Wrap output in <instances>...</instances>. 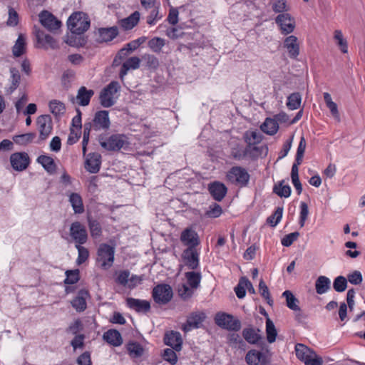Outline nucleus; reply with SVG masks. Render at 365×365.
I'll use <instances>...</instances> for the list:
<instances>
[{
  "mask_svg": "<svg viewBox=\"0 0 365 365\" xmlns=\"http://www.w3.org/2000/svg\"><path fill=\"white\" fill-rule=\"evenodd\" d=\"M9 161L11 168L18 172L25 170L30 164V158L25 152H16L10 155Z\"/></svg>",
  "mask_w": 365,
  "mask_h": 365,
  "instance_id": "obj_10",
  "label": "nucleus"
},
{
  "mask_svg": "<svg viewBox=\"0 0 365 365\" xmlns=\"http://www.w3.org/2000/svg\"><path fill=\"white\" fill-rule=\"evenodd\" d=\"M49 109L56 116L63 114L66 110L64 103L58 100H52L49 102Z\"/></svg>",
  "mask_w": 365,
  "mask_h": 365,
  "instance_id": "obj_44",
  "label": "nucleus"
},
{
  "mask_svg": "<svg viewBox=\"0 0 365 365\" xmlns=\"http://www.w3.org/2000/svg\"><path fill=\"white\" fill-rule=\"evenodd\" d=\"M259 289L261 295L267 301V303L272 304L273 301L270 299L269 289L262 279L259 282Z\"/></svg>",
  "mask_w": 365,
  "mask_h": 365,
  "instance_id": "obj_59",
  "label": "nucleus"
},
{
  "mask_svg": "<svg viewBox=\"0 0 365 365\" xmlns=\"http://www.w3.org/2000/svg\"><path fill=\"white\" fill-rule=\"evenodd\" d=\"M215 323L224 329L237 331L241 328V323L233 316L225 313H217L215 317Z\"/></svg>",
  "mask_w": 365,
  "mask_h": 365,
  "instance_id": "obj_8",
  "label": "nucleus"
},
{
  "mask_svg": "<svg viewBox=\"0 0 365 365\" xmlns=\"http://www.w3.org/2000/svg\"><path fill=\"white\" fill-rule=\"evenodd\" d=\"M269 355L267 349L263 352L251 349L247 353L245 360L248 365H266L269 362Z\"/></svg>",
  "mask_w": 365,
  "mask_h": 365,
  "instance_id": "obj_11",
  "label": "nucleus"
},
{
  "mask_svg": "<svg viewBox=\"0 0 365 365\" xmlns=\"http://www.w3.org/2000/svg\"><path fill=\"white\" fill-rule=\"evenodd\" d=\"M103 339L113 346H119L123 343L120 332L115 329H109L103 334Z\"/></svg>",
  "mask_w": 365,
  "mask_h": 365,
  "instance_id": "obj_23",
  "label": "nucleus"
},
{
  "mask_svg": "<svg viewBox=\"0 0 365 365\" xmlns=\"http://www.w3.org/2000/svg\"><path fill=\"white\" fill-rule=\"evenodd\" d=\"M101 146L108 151H118L129 145L128 138L123 134H113L109 137L101 135L98 137Z\"/></svg>",
  "mask_w": 365,
  "mask_h": 365,
  "instance_id": "obj_1",
  "label": "nucleus"
},
{
  "mask_svg": "<svg viewBox=\"0 0 365 365\" xmlns=\"http://www.w3.org/2000/svg\"><path fill=\"white\" fill-rule=\"evenodd\" d=\"M175 351L173 349H166L163 355L164 360L168 361L172 365L175 364L178 361V357Z\"/></svg>",
  "mask_w": 365,
  "mask_h": 365,
  "instance_id": "obj_56",
  "label": "nucleus"
},
{
  "mask_svg": "<svg viewBox=\"0 0 365 365\" xmlns=\"http://www.w3.org/2000/svg\"><path fill=\"white\" fill-rule=\"evenodd\" d=\"M283 296L286 297L287 306L289 309L294 311L299 310V307L297 304L298 300L290 291L287 290L284 292Z\"/></svg>",
  "mask_w": 365,
  "mask_h": 365,
  "instance_id": "obj_49",
  "label": "nucleus"
},
{
  "mask_svg": "<svg viewBox=\"0 0 365 365\" xmlns=\"http://www.w3.org/2000/svg\"><path fill=\"white\" fill-rule=\"evenodd\" d=\"M127 351L132 358H138L143 356L144 349L138 342L130 341L126 345Z\"/></svg>",
  "mask_w": 365,
  "mask_h": 365,
  "instance_id": "obj_36",
  "label": "nucleus"
},
{
  "mask_svg": "<svg viewBox=\"0 0 365 365\" xmlns=\"http://www.w3.org/2000/svg\"><path fill=\"white\" fill-rule=\"evenodd\" d=\"M101 164V156L97 153H90L86 160L85 168L91 173L99 171Z\"/></svg>",
  "mask_w": 365,
  "mask_h": 365,
  "instance_id": "obj_19",
  "label": "nucleus"
},
{
  "mask_svg": "<svg viewBox=\"0 0 365 365\" xmlns=\"http://www.w3.org/2000/svg\"><path fill=\"white\" fill-rule=\"evenodd\" d=\"M153 297L158 304H165L173 297V289L168 284H158L153 290Z\"/></svg>",
  "mask_w": 365,
  "mask_h": 365,
  "instance_id": "obj_9",
  "label": "nucleus"
},
{
  "mask_svg": "<svg viewBox=\"0 0 365 365\" xmlns=\"http://www.w3.org/2000/svg\"><path fill=\"white\" fill-rule=\"evenodd\" d=\"M260 128L264 133L272 135L277 132L279 125L275 120L268 118L262 124Z\"/></svg>",
  "mask_w": 365,
  "mask_h": 365,
  "instance_id": "obj_35",
  "label": "nucleus"
},
{
  "mask_svg": "<svg viewBox=\"0 0 365 365\" xmlns=\"http://www.w3.org/2000/svg\"><path fill=\"white\" fill-rule=\"evenodd\" d=\"M258 331H259V329L256 331L253 328H246L242 331V336L248 343L255 344L262 339Z\"/></svg>",
  "mask_w": 365,
  "mask_h": 365,
  "instance_id": "obj_32",
  "label": "nucleus"
},
{
  "mask_svg": "<svg viewBox=\"0 0 365 365\" xmlns=\"http://www.w3.org/2000/svg\"><path fill=\"white\" fill-rule=\"evenodd\" d=\"M160 6L151 8L148 11L149 14L146 17V22L148 25H155L163 17V14L160 12Z\"/></svg>",
  "mask_w": 365,
  "mask_h": 365,
  "instance_id": "obj_40",
  "label": "nucleus"
},
{
  "mask_svg": "<svg viewBox=\"0 0 365 365\" xmlns=\"http://www.w3.org/2000/svg\"><path fill=\"white\" fill-rule=\"evenodd\" d=\"M164 342L176 351H179L182 349V340L181 334L178 331H171L170 332L166 333L164 337Z\"/></svg>",
  "mask_w": 365,
  "mask_h": 365,
  "instance_id": "obj_17",
  "label": "nucleus"
},
{
  "mask_svg": "<svg viewBox=\"0 0 365 365\" xmlns=\"http://www.w3.org/2000/svg\"><path fill=\"white\" fill-rule=\"evenodd\" d=\"M226 178L231 183L246 185L250 180V175L245 168L235 166L227 173Z\"/></svg>",
  "mask_w": 365,
  "mask_h": 365,
  "instance_id": "obj_6",
  "label": "nucleus"
},
{
  "mask_svg": "<svg viewBox=\"0 0 365 365\" xmlns=\"http://www.w3.org/2000/svg\"><path fill=\"white\" fill-rule=\"evenodd\" d=\"M266 334L269 343L275 341L277 331L273 322L269 318H267L266 320Z\"/></svg>",
  "mask_w": 365,
  "mask_h": 365,
  "instance_id": "obj_43",
  "label": "nucleus"
},
{
  "mask_svg": "<svg viewBox=\"0 0 365 365\" xmlns=\"http://www.w3.org/2000/svg\"><path fill=\"white\" fill-rule=\"evenodd\" d=\"M142 58L146 62L147 66L150 68L155 69L159 66L158 59L153 55L145 54Z\"/></svg>",
  "mask_w": 365,
  "mask_h": 365,
  "instance_id": "obj_62",
  "label": "nucleus"
},
{
  "mask_svg": "<svg viewBox=\"0 0 365 365\" xmlns=\"http://www.w3.org/2000/svg\"><path fill=\"white\" fill-rule=\"evenodd\" d=\"M36 37L37 42L43 48H51L53 49L58 48L57 41L51 36L45 34L43 31H37L36 32Z\"/></svg>",
  "mask_w": 365,
  "mask_h": 365,
  "instance_id": "obj_21",
  "label": "nucleus"
},
{
  "mask_svg": "<svg viewBox=\"0 0 365 365\" xmlns=\"http://www.w3.org/2000/svg\"><path fill=\"white\" fill-rule=\"evenodd\" d=\"M66 274L65 284H73L79 280V271L78 269L67 271Z\"/></svg>",
  "mask_w": 365,
  "mask_h": 365,
  "instance_id": "obj_57",
  "label": "nucleus"
},
{
  "mask_svg": "<svg viewBox=\"0 0 365 365\" xmlns=\"http://www.w3.org/2000/svg\"><path fill=\"white\" fill-rule=\"evenodd\" d=\"M273 191L281 197H288L291 194L290 187L288 185H284V181L275 185Z\"/></svg>",
  "mask_w": 365,
  "mask_h": 365,
  "instance_id": "obj_46",
  "label": "nucleus"
},
{
  "mask_svg": "<svg viewBox=\"0 0 365 365\" xmlns=\"http://www.w3.org/2000/svg\"><path fill=\"white\" fill-rule=\"evenodd\" d=\"M140 60L138 57L133 56L127 59L122 65L120 71V78L121 79L127 74L130 69H137L140 66Z\"/></svg>",
  "mask_w": 365,
  "mask_h": 365,
  "instance_id": "obj_25",
  "label": "nucleus"
},
{
  "mask_svg": "<svg viewBox=\"0 0 365 365\" xmlns=\"http://www.w3.org/2000/svg\"><path fill=\"white\" fill-rule=\"evenodd\" d=\"M245 139L246 143L250 145H256L262 140L260 135L253 130L247 131L245 134Z\"/></svg>",
  "mask_w": 365,
  "mask_h": 365,
  "instance_id": "obj_50",
  "label": "nucleus"
},
{
  "mask_svg": "<svg viewBox=\"0 0 365 365\" xmlns=\"http://www.w3.org/2000/svg\"><path fill=\"white\" fill-rule=\"evenodd\" d=\"M93 94L94 91L93 90H88L84 86L81 87L78 91V94L76 96L78 103L82 106L88 105L90 100Z\"/></svg>",
  "mask_w": 365,
  "mask_h": 365,
  "instance_id": "obj_26",
  "label": "nucleus"
},
{
  "mask_svg": "<svg viewBox=\"0 0 365 365\" xmlns=\"http://www.w3.org/2000/svg\"><path fill=\"white\" fill-rule=\"evenodd\" d=\"M180 240L188 247L195 248L200 244V240L197 233L192 228H186L182 231L180 235Z\"/></svg>",
  "mask_w": 365,
  "mask_h": 365,
  "instance_id": "obj_16",
  "label": "nucleus"
},
{
  "mask_svg": "<svg viewBox=\"0 0 365 365\" xmlns=\"http://www.w3.org/2000/svg\"><path fill=\"white\" fill-rule=\"evenodd\" d=\"M140 14L139 11H135L127 18L120 20V26L125 30L132 29L139 22Z\"/></svg>",
  "mask_w": 365,
  "mask_h": 365,
  "instance_id": "obj_27",
  "label": "nucleus"
},
{
  "mask_svg": "<svg viewBox=\"0 0 365 365\" xmlns=\"http://www.w3.org/2000/svg\"><path fill=\"white\" fill-rule=\"evenodd\" d=\"M165 40L160 37H155L148 41L149 48L154 52L159 53L165 46Z\"/></svg>",
  "mask_w": 365,
  "mask_h": 365,
  "instance_id": "obj_51",
  "label": "nucleus"
},
{
  "mask_svg": "<svg viewBox=\"0 0 365 365\" xmlns=\"http://www.w3.org/2000/svg\"><path fill=\"white\" fill-rule=\"evenodd\" d=\"M222 212V210L220 205L217 203H214L210 206V210L207 211L206 215L210 217H217Z\"/></svg>",
  "mask_w": 365,
  "mask_h": 365,
  "instance_id": "obj_61",
  "label": "nucleus"
},
{
  "mask_svg": "<svg viewBox=\"0 0 365 365\" xmlns=\"http://www.w3.org/2000/svg\"><path fill=\"white\" fill-rule=\"evenodd\" d=\"M283 208L277 207L274 213L267 218V222L272 227L276 226L282 217Z\"/></svg>",
  "mask_w": 365,
  "mask_h": 365,
  "instance_id": "obj_55",
  "label": "nucleus"
},
{
  "mask_svg": "<svg viewBox=\"0 0 365 365\" xmlns=\"http://www.w3.org/2000/svg\"><path fill=\"white\" fill-rule=\"evenodd\" d=\"M36 138L35 133H27L25 134L16 135L13 137L14 142L20 145H26L33 142Z\"/></svg>",
  "mask_w": 365,
  "mask_h": 365,
  "instance_id": "obj_38",
  "label": "nucleus"
},
{
  "mask_svg": "<svg viewBox=\"0 0 365 365\" xmlns=\"http://www.w3.org/2000/svg\"><path fill=\"white\" fill-rule=\"evenodd\" d=\"M126 304L130 309L138 312H146L150 309V304L149 302L146 300H141L129 297L126 299Z\"/></svg>",
  "mask_w": 365,
  "mask_h": 365,
  "instance_id": "obj_22",
  "label": "nucleus"
},
{
  "mask_svg": "<svg viewBox=\"0 0 365 365\" xmlns=\"http://www.w3.org/2000/svg\"><path fill=\"white\" fill-rule=\"evenodd\" d=\"M120 86L117 81L110 82L101 92L100 103L104 108L111 107L115 103L114 96L119 91Z\"/></svg>",
  "mask_w": 365,
  "mask_h": 365,
  "instance_id": "obj_4",
  "label": "nucleus"
},
{
  "mask_svg": "<svg viewBox=\"0 0 365 365\" xmlns=\"http://www.w3.org/2000/svg\"><path fill=\"white\" fill-rule=\"evenodd\" d=\"M94 125L98 128L107 129L110 126L108 111L101 110L96 113L94 117Z\"/></svg>",
  "mask_w": 365,
  "mask_h": 365,
  "instance_id": "obj_24",
  "label": "nucleus"
},
{
  "mask_svg": "<svg viewBox=\"0 0 365 365\" xmlns=\"http://www.w3.org/2000/svg\"><path fill=\"white\" fill-rule=\"evenodd\" d=\"M208 190L212 197L217 201H221L227 194L226 186L220 182H214L209 185Z\"/></svg>",
  "mask_w": 365,
  "mask_h": 365,
  "instance_id": "obj_20",
  "label": "nucleus"
},
{
  "mask_svg": "<svg viewBox=\"0 0 365 365\" xmlns=\"http://www.w3.org/2000/svg\"><path fill=\"white\" fill-rule=\"evenodd\" d=\"M76 247L78 252L77 263L78 264H81L87 260V259L89 256V252H88V250L86 247H82L81 245H76Z\"/></svg>",
  "mask_w": 365,
  "mask_h": 365,
  "instance_id": "obj_58",
  "label": "nucleus"
},
{
  "mask_svg": "<svg viewBox=\"0 0 365 365\" xmlns=\"http://www.w3.org/2000/svg\"><path fill=\"white\" fill-rule=\"evenodd\" d=\"M178 294L179 296L184 300H187L190 299L194 293V289H192L190 287L182 284L178 288Z\"/></svg>",
  "mask_w": 365,
  "mask_h": 365,
  "instance_id": "obj_52",
  "label": "nucleus"
},
{
  "mask_svg": "<svg viewBox=\"0 0 365 365\" xmlns=\"http://www.w3.org/2000/svg\"><path fill=\"white\" fill-rule=\"evenodd\" d=\"M67 26L72 33L81 34L89 29L90 21L83 13L76 12L68 18Z\"/></svg>",
  "mask_w": 365,
  "mask_h": 365,
  "instance_id": "obj_2",
  "label": "nucleus"
},
{
  "mask_svg": "<svg viewBox=\"0 0 365 365\" xmlns=\"http://www.w3.org/2000/svg\"><path fill=\"white\" fill-rule=\"evenodd\" d=\"M26 51V37L24 34H21L12 48V52L14 56L19 57L23 55Z\"/></svg>",
  "mask_w": 365,
  "mask_h": 365,
  "instance_id": "obj_34",
  "label": "nucleus"
},
{
  "mask_svg": "<svg viewBox=\"0 0 365 365\" xmlns=\"http://www.w3.org/2000/svg\"><path fill=\"white\" fill-rule=\"evenodd\" d=\"M272 9L274 12L283 14L287 13L290 10L289 6L286 0H276L272 4Z\"/></svg>",
  "mask_w": 365,
  "mask_h": 365,
  "instance_id": "obj_47",
  "label": "nucleus"
},
{
  "mask_svg": "<svg viewBox=\"0 0 365 365\" xmlns=\"http://www.w3.org/2000/svg\"><path fill=\"white\" fill-rule=\"evenodd\" d=\"M19 23V15L15 9L12 7L9 8V18L7 20V25L10 26H15Z\"/></svg>",
  "mask_w": 365,
  "mask_h": 365,
  "instance_id": "obj_60",
  "label": "nucleus"
},
{
  "mask_svg": "<svg viewBox=\"0 0 365 365\" xmlns=\"http://www.w3.org/2000/svg\"><path fill=\"white\" fill-rule=\"evenodd\" d=\"M38 17L41 25L50 31H54L61 26V22L48 11H42Z\"/></svg>",
  "mask_w": 365,
  "mask_h": 365,
  "instance_id": "obj_13",
  "label": "nucleus"
},
{
  "mask_svg": "<svg viewBox=\"0 0 365 365\" xmlns=\"http://www.w3.org/2000/svg\"><path fill=\"white\" fill-rule=\"evenodd\" d=\"M295 351L297 358L304 362L314 351L302 344H297L295 346Z\"/></svg>",
  "mask_w": 365,
  "mask_h": 365,
  "instance_id": "obj_41",
  "label": "nucleus"
},
{
  "mask_svg": "<svg viewBox=\"0 0 365 365\" xmlns=\"http://www.w3.org/2000/svg\"><path fill=\"white\" fill-rule=\"evenodd\" d=\"M275 23L279 26L281 33L284 35L292 34L296 27L295 19L289 13H283L277 15L275 18Z\"/></svg>",
  "mask_w": 365,
  "mask_h": 365,
  "instance_id": "obj_7",
  "label": "nucleus"
},
{
  "mask_svg": "<svg viewBox=\"0 0 365 365\" xmlns=\"http://www.w3.org/2000/svg\"><path fill=\"white\" fill-rule=\"evenodd\" d=\"M316 292L319 294L327 292L330 288V280L325 276H320L315 283Z\"/></svg>",
  "mask_w": 365,
  "mask_h": 365,
  "instance_id": "obj_37",
  "label": "nucleus"
},
{
  "mask_svg": "<svg viewBox=\"0 0 365 365\" xmlns=\"http://www.w3.org/2000/svg\"><path fill=\"white\" fill-rule=\"evenodd\" d=\"M37 162L40 163L48 173L53 174L56 173V165L51 157L41 155L37 158Z\"/></svg>",
  "mask_w": 365,
  "mask_h": 365,
  "instance_id": "obj_28",
  "label": "nucleus"
},
{
  "mask_svg": "<svg viewBox=\"0 0 365 365\" xmlns=\"http://www.w3.org/2000/svg\"><path fill=\"white\" fill-rule=\"evenodd\" d=\"M70 235L76 245H83L87 242L88 233L83 225L74 222L70 227Z\"/></svg>",
  "mask_w": 365,
  "mask_h": 365,
  "instance_id": "obj_12",
  "label": "nucleus"
},
{
  "mask_svg": "<svg viewBox=\"0 0 365 365\" xmlns=\"http://www.w3.org/2000/svg\"><path fill=\"white\" fill-rule=\"evenodd\" d=\"M11 85L6 88V93L8 95L11 94L19 86L21 76L19 71L15 68L10 69Z\"/></svg>",
  "mask_w": 365,
  "mask_h": 365,
  "instance_id": "obj_31",
  "label": "nucleus"
},
{
  "mask_svg": "<svg viewBox=\"0 0 365 365\" xmlns=\"http://www.w3.org/2000/svg\"><path fill=\"white\" fill-rule=\"evenodd\" d=\"M304 365H322L323 359L314 351L309 355V358L304 362Z\"/></svg>",
  "mask_w": 365,
  "mask_h": 365,
  "instance_id": "obj_64",
  "label": "nucleus"
},
{
  "mask_svg": "<svg viewBox=\"0 0 365 365\" xmlns=\"http://www.w3.org/2000/svg\"><path fill=\"white\" fill-rule=\"evenodd\" d=\"M306 146H307V143H306L305 138L304 136H302L299 143V145H298L297 155H296V162L298 164H301L302 162V159H303L304 153V151L306 149Z\"/></svg>",
  "mask_w": 365,
  "mask_h": 365,
  "instance_id": "obj_53",
  "label": "nucleus"
},
{
  "mask_svg": "<svg viewBox=\"0 0 365 365\" xmlns=\"http://www.w3.org/2000/svg\"><path fill=\"white\" fill-rule=\"evenodd\" d=\"M283 46L287 51L291 58L296 59L299 55V42L297 36L290 35L286 37L283 42Z\"/></svg>",
  "mask_w": 365,
  "mask_h": 365,
  "instance_id": "obj_14",
  "label": "nucleus"
},
{
  "mask_svg": "<svg viewBox=\"0 0 365 365\" xmlns=\"http://www.w3.org/2000/svg\"><path fill=\"white\" fill-rule=\"evenodd\" d=\"M346 286L347 281L344 277L339 276L334 281V289L338 292H344L346 289Z\"/></svg>",
  "mask_w": 365,
  "mask_h": 365,
  "instance_id": "obj_54",
  "label": "nucleus"
},
{
  "mask_svg": "<svg viewBox=\"0 0 365 365\" xmlns=\"http://www.w3.org/2000/svg\"><path fill=\"white\" fill-rule=\"evenodd\" d=\"M99 36L101 41L107 42L112 41L118 34V28L115 26L110 28H101L98 30Z\"/></svg>",
  "mask_w": 365,
  "mask_h": 365,
  "instance_id": "obj_30",
  "label": "nucleus"
},
{
  "mask_svg": "<svg viewBox=\"0 0 365 365\" xmlns=\"http://www.w3.org/2000/svg\"><path fill=\"white\" fill-rule=\"evenodd\" d=\"M334 39L340 51L343 53L348 52L347 41L344 38L343 34L341 30H335L334 32Z\"/></svg>",
  "mask_w": 365,
  "mask_h": 365,
  "instance_id": "obj_42",
  "label": "nucleus"
},
{
  "mask_svg": "<svg viewBox=\"0 0 365 365\" xmlns=\"http://www.w3.org/2000/svg\"><path fill=\"white\" fill-rule=\"evenodd\" d=\"M205 318V315L202 312L192 313L187 319L185 324L182 326V330L185 332L190 331L192 329L198 328L200 324Z\"/></svg>",
  "mask_w": 365,
  "mask_h": 365,
  "instance_id": "obj_18",
  "label": "nucleus"
},
{
  "mask_svg": "<svg viewBox=\"0 0 365 365\" xmlns=\"http://www.w3.org/2000/svg\"><path fill=\"white\" fill-rule=\"evenodd\" d=\"M88 227L93 238H98L101 236L102 227L97 220L88 219Z\"/></svg>",
  "mask_w": 365,
  "mask_h": 365,
  "instance_id": "obj_48",
  "label": "nucleus"
},
{
  "mask_svg": "<svg viewBox=\"0 0 365 365\" xmlns=\"http://www.w3.org/2000/svg\"><path fill=\"white\" fill-rule=\"evenodd\" d=\"M115 249L106 243L101 244L97 252L96 260L104 269L112 267L114 262Z\"/></svg>",
  "mask_w": 365,
  "mask_h": 365,
  "instance_id": "obj_3",
  "label": "nucleus"
},
{
  "mask_svg": "<svg viewBox=\"0 0 365 365\" xmlns=\"http://www.w3.org/2000/svg\"><path fill=\"white\" fill-rule=\"evenodd\" d=\"M299 236V233L298 232H292L285 235L282 240V245L289 247L295 240H297Z\"/></svg>",
  "mask_w": 365,
  "mask_h": 365,
  "instance_id": "obj_63",
  "label": "nucleus"
},
{
  "mask_svg": "<svg viewBox=\"0 0 365 365\" xmlns=\"http://www.w3.org/2000/svg\"><path fill=\"white\" fill-rule=\"evenodd\" d=\"M69 202L75 213L81 214L84 212V207L81 197L78 193H71L69 196Z\"/></svg>",
  "mask_w": 365,
  "mask_h": 365,
  "instance_id": "obj_33",
  "label": "nucleus"
},
{
  "mask_svg": "<svg viewBox=\"0 0 365 365\" xmlns=\"http://www.w3.org/2000/svg\"><path fill=\"white\" fill-rule=\"evenodd\" d=\"M301 101V95L299 93H293L287 98V106L291 110L297 109L300 107Z\"/></svg>",
  "mask_w": 365,
  "mask_h": 365,
  "instance_id": "obj_45",
  "label": "nucleus"
},
{
  "mask_svg": "<svg viewBox=\"0 0 365 365\" xmlns=\"http://www.w3.org/2000/svg\"><path fill=\"white\" fill-rule=\"evenodd\" d=\"M182 257L185 266L190 269H195L199 265V255L193 247H187L184 250Z\"/></svg>",
  "mask_w": 365,
  "mask_h": 365,
  "instance_id": "obj_15",
  "label": "nucleus"
},
{
  "mask_svg": "<svg viewBox=\"0 0 365 365\" xmlns=\"http://www.w3.org/2000/svg\"><path fill=\"white\" fill-rule=\"evenodd\" d=\"M188 285L194 289H197L201 281V274L197 272H187L185 273Z\"/></svg>",
  "mask_w": 365,
  "mask_h": 365,
  "instance_id": "obj_39",
  "label": "nucleus"
},
{
  "mask_svg": "<svg viewBox=\"0 0 365 365\" xmlns=\"http://www.w3.org/2000/svg\"><path fill=\"white\" fill-rule=\"evenodd\" d=\"M37 129L39 133L38 143L44 141L51 133L53 123L49 115H41L36 119Z\"/></svg>",
  "mask_w": 365,
  "mask_h": 365,
  "instance_id": "obj_5",
  "label": "nucleus"
},
{
  "mask_svg": "<svg viewBox=\"0 0 365 365\" xmlns=\"http://www.w3.org/2000/svg\"><path fill=\"white\" fill-rule=\"evenodd\" d=\"M88 292L81 290L78 295L72 300L71 304L77 312H82L86 308V297L88 295Z\"/></svg>",
  "mask_w": 365,
  "mask_h": 365,
  "instance_id": "obj_29",
  "label": "nucleus"
}]
</instances>
